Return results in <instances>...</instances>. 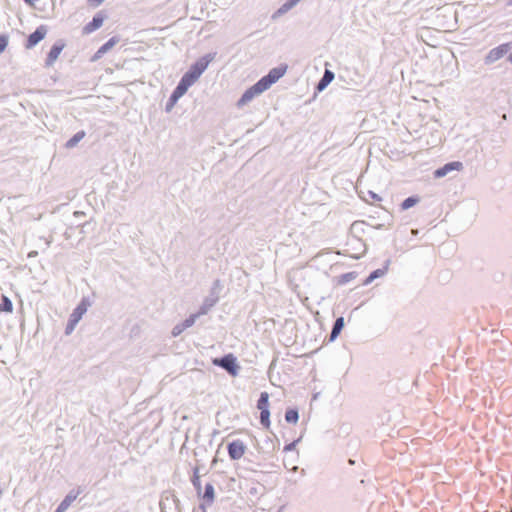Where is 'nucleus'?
<instances>
[{
  "label": "nucleus",
  "instance_id": "obj_1",
  "mask_svg": "<svg viewBox=\"0 0 512 512\" xmlns=\"http://www.w3.org/2000/svg\"><path fill=\"white\" fill-rule=\"evenodd\" d=\"M286 71V65H280L278 67L272 68L267 75L263 76L254 85L245 90V92L238 100L237 106L242 107L246 105L252 101L254 97L269 89L274 83H276L281 77L284 76Z\"/></svg>",
  "mask_w": 512,
  "mask_h": 512
},
{
  "label": "nucleus",
  "instance_id": "obj_2",
  "mask_svg": "<svg viewBox=\"0 0 512 512\" xmlns=\"http://www.w3.org/2000/svg\"><path fill=\"white\" fill-rule=\"evenodd\" d=\"M215 56L216 53H208L197 59L181 77L180 82L188 88L192 86L207 69L210 62L214 60Z\"/></svg>",
  "mask_w": 512,
  "mask_h": 512
},
{
  "label": "nucleus",
  "instance_id": "obj_3",
  "mask_svg": "<svg viewBox=\"0 0 512 512\" xmlns=\"http://www.w3.org/2000/svg\"><path fill=\"white\" fill-rule=\"evenodd\" d=\"M213 363L225 369L230 375L236 376L239 372V366L236 362V357L233 354L224 355L221 358H216Z\"/></svg>",
  "mask_w": 512,
  "mask_h": 512
},
{
  "label": "nucleus",
  "instance_id": "obj_4",
  "mask_svg": "<svg viewBox=\"0 0 512 512\" xmlns=\"http://www.w3.org/2000/svg\"><path fill=\"white\" fill-rule=\"evenodd\" d=\"M86 311H87V305L85 304L84 301H81V303H79L77 305V307L73 310V312L71 313V315L69 317V320H68L66 328H65L66 335H69L73 332V330L75 329V326L80 321L83 314L86 313Z\"/></svg>",
  "mask_w": 512,
  "mask_h": 512
},
{
  "label": "nucleus",
  "instance_id": "obj_5",
  "mask_svg": "<svg viewBox=\"0 0 512 512\" xmlns=\"http://www.w3.org/2000/svg\"><path fill=\"white\" fill-rule=\"evenodd\" d=\"M220 284V281L219 280H216L214 282V286L211 290V294L206 297L202 303V305L200 306L199 310L196 312L197 314H199V316H202V315H205L207 314L210 309L218 302L219 300V297L217 294L214 293V290L216 287H218Z\"/></svg>",
  "mask_w": 512,
  "mask_h": 512
},
{
  "label": "nucleus",
  "instance_id": "obj_6",
  "mask_svg": "<svg viewBox=\"0 0 512 512\" xmlns=\"http://www.w3.org/2000/svg\"><path fill=\"white\" fill-rule=\"evenodd\" d=\"M227 450L231 460H239L244 456L246 446L242 440L237 439L228 444Z\"/></svg>",
  "mask_w": 512,
  "mask_h": 512
},
{
  "label": "nucleus",
  "instance_id": "obj_7",
  "mask_svg": "<svg viewBox=\"0 0 512 512\" xmlns=\"http://www.w3.org/2000/svg\"><path fill=\"white\" fill-rule=\"evenodd\" d=\"M47 34V27L45 25H40L36 28V30L28 36L25 47L27 49H31L36 46L41 40L45 38Z\"/></svg>",
  "mask_w": 512,
  "mask_h": 512
},
{
  "label": "nucleus",
  "instance_id": "obj_8",
  "mask_svg": "<svg viewBox=\"0 0 512 512\" xmlns=\"http://www.w3.org/2000/svg\"><path fill=\"white\" fill-rule=\"evenodd\" d=\"M187 90H188V87L185 86L184 83H181L179 81L178 85L173 90V92L171 93V95L166 103L165 110L167 112H169L175 106V104L177 103L179 98L182 97L186 93Z\"/></svg>",
  "mask_w": 512,
  "mask_h": 512
},
{
  "label": "nucleus",
  "instance_id": "obj_9",
  "mask_svg": "<svg viewBox=\"0 0 512 512\" xmlns=\"http://www.w3.org/2000/svg\"><path fill=\"white\" fill-rule=\"evenodd\" d=\"M64 47L65 44L61 40L53 44L45 59V65L47 67L52 66L54 64V62L57 60Z\"/></svg>",
  "mask_w": 512,
  "mask_h": 512
},
{
  "label": "nucleus",
  "instance_id": "obj_10",
  "mask_svg": "<svg viewBox=\"0 0 512 512\" xmlns=\"http://www.w3.org/2000/svg\"><path fill=\"white\" fill-rule=\"evenodd\" d=\"M81 493V489H72L69 491V493L65 496V498L60 502L58 507L56 508V512H65L70 505L76 500V498Z\"/></svg>",
  "mask_w": 512,
  "mask_h": 512
},
{
  "label": "nucleus",
  "instance_id": "obj_11",
  "mask_svg": "<svg viewBox=\"0 0 512 512\" xmlns=\"http://www.w3.org/2000/svg\"><path fill=\"white\" fill-rule=\"evenodd\" d=\"M462 167H463L462 162H459V161L449 162V163H446L444 166L438 168L434 172V176L436 178H441V177L446 176L449 172H451L453 170H457V171L461 170Z\"/></svg>",
  "mask_w": 512,
  "mask_h": 512
},
{
  "label": "nucleus",
  "instance_id": "obj_12",
  "mask_svg": "<svg viewBox=\"0 0 512 512\" xmlns=\"http://www.w3.org/2000/svg\"><path fill=\"white\" fill-rule=\"evenodd\" d=\"M119 42V38L116 36L111 37L107 42H105L92 56L91 61H97L100 59L105 53H107L112 47H114Z\"/></svg>",
  "mask_w": 512,
  "mask_h": 512
},
{
  "label": "nucleus",
  "instance_id": "obj_13",
  "mask_svg": "<svg viewBox=\"0 0 512 512\" xmlns=\"http://www.w3.org/2000/svg\"><path fill=\"white\" fill-rule=\"evenodd\" d=\"M507 52L506 45H500L491 49L485 57V63L491 64L499 59H501L504 54Z\"/></svg>",
  "mask_w": 512,
  "mask_h": 512
},
{
  "label": "nucleus",
  "instance_id": "obj_14",
  "mask_svg": "<svg viewBox=\"0 0 512 512\" xmlns=\"http://www.w3.org/2000/svg\"><path fill=\"white\" fill-rule=\"evenodd\" d=\"M102 24L103 17H101L100 15H95L93 19L84 26V32L92 33L95 30L99 29L102 26Z\"/></svg>",
  "mask_w": 512,
  "mask_h": 512
},
{
  "label": "nucleus",
  "instance_id": "obj_15",
  "mask_svg": "<svg viewBox=\"0 0 512 512\" xmlns=\"http://www.w3.org/2000/svg\"><path fill=\"white\" fill-rule=\"evenodd\" d=\"M335 75L331 70L326 69L322 78L317 84V89L319 91L324 90L334 79Z\"/></svg>",
  "mask_w": 512,
  "mask_h": 512
},
{
  "label": "nucleus",
  "instance_id": "obj_16",
  "mask_svg": "<svg viewBox=\"0 0 512 512\" xmlns=\"http://www.w3.org/2000/svg\"><path fill=\"white\" fill-rule=\"evenodd\" d=\"M343 327H344V318L343 317L337 318L335 320L332 330L330 332V340L331 341L335 340L339 336Z\"/></svg>",
  "mask_w": 512,
  "mask_h": 512
},
{
  "label": "nucleus",
  "instance_id": "obj_17",
  "mask_svg": "<svg viewBox=\"0 0 512 512\" xmlns=\"http://www.w3.org/2000/svg\"><path fill=\"white\" fill-rule=\"evenodd\" d=\"M206 505L210 506L213 504L215 499L214 486L211 483L205 485L204 494L202 495Z\"/></svg>",
  "mask_w": 512,
  "mask_h": 512
},
{
  "label": "nucleus",
  "instance_id": "obj_18",
  "mask_svg": "<svg viewBox=\"0 0 512 512\" xmlns=\"http://www.w3.org/2000/svg\"><path fill=\"white\" fill-rule=\"evenodd\" d=\"M13 311V303L6 295L1 296L0 313H11Z\"/></svg>",
  "mask_w": 512,
  "mask_h": 512
},
{
  "label": "nucleus",
  "instance_id": "obj_19",
  "mask_svg": "<svg viewBox=\"0 0 512 512\" xmlns=\"http://www.w3.org/2000/svg\"><path fill=\"white\" fill-rule=\"evenodd\" d=\"M300 0H287L273 15L275 18L278 15H282L291 10Z\"/></svg>",
  "mask_w": 512,
  "mask_h": 512
},
{
  "label": "nucleus",
  "instance_id": "obj_20",
  "mask_svg": "<svg viewBox=\"0 0 512 512\" xmlns=\"http://www.w3.org/2000/svg\"><path fill=\"white\" fill-rule=\"evenodd\" d=\"M85 137V132L83 130L75 133L65 144L66 148L75 147L83 138Z\"/></svg>",
  "mask_w": 512,
  "mask_h": 512
},
{
  "label": "nucleus",
  "instance_id": "obj_21",
  "mask_svg": "<svg viewBox=\"0 0 512 512\" xmlns=\"http://www.w3.org/2000/svg\"><path fill=\"white\" fill-rule=\"evenodd\" d=\"M191 482H192V485L195 488L197 494L200 496L201 495L202 486H201V481H200V476H199V469L197 467H195L193 469V475H192V478H191Z\"/></svg>",
  "mask_w": 512,
  "mask_h": 512
},
{
  "label": "nucleus",
  "instance_id": "obj_22",
  "mask_svg": "<svg viewBox=\"0 0 512 512\" xmlns=\"http://www.w3.org/2000/svg\"><path fill=\"white\" fill-rule=\"evenodd\" d=\"M257 408L260 410V411H263L264 410H269V395L267 392H262L260 394V397L257 401Z\"/></svg>",
  "mask_w": 512,
  "mask_h": 512
},
{
  "label": "nucleus",
  "instance_id": "obj_23",
  "mask_svg": "<svg viewBox=\"0 0 512 512\" xmlns=\"http://www.w3.org/2000/svg\"><path fill=\"white\" fill-rule=\"evenodd\" d=\"M386 272H387V266L384 268L374 270L373 272L370 273V275L366 279L365 284H369L374 279L384 276L386 274Z\"/></svg>",
  "mask_w": 512,
  "mask_h": 512
},
{
  "label": "nucleus",
  "instance_id": "obj_24",
  "mask_svg": "<svg viewBox=\"0 0 512 512\" xmlns=\"http://www.w3.org/2000/svg\"><path fill=\"white\" fill-rule=\"evenodd\" d=\"M299 419V413L297 409H288L285 412V420L288 423H297Z\"/></svg>",
  "mask_w": 512,
  "mask_h": 512
},
{
  "label": "nucleus",
  "instance_id": "obj_25",
  "mask_svg": "<svg viewBox=\"0 0 512 512\" xmlns=\"http://www.w3.org/2000/svg\"><path fill=\"white\" fill-rule=\"evenodd\" d=\"M418 202H419V198L417 196H410V197L406 198L401 203V209L407 210V209L413 207L414 205H416Z\"/></svg>",
  "mask_w": 512,
  "mask_h": 512
},
{
  "label": "nucleus",
  "instance_id": "obj_26",
  "mask_svg": "<svg viewBox=\"0 0 512 512\" xmlns=\"http://www.w3.org/2000/svg\"><path fill=\"white\" fill-rule=\"evenodd\" d=\"M260 423L265 427H270V411L264 410L260 411Z\"/></svg>",
  "mask_w": 512,
  "mask_h": 512
},
{
  "label": "nucleus",
  "instance_id": "obj_27",
  "mask_svg": "<svg viewBox=\"0 0 512 512\" xmlns=\"http://www.w3.org/2000/svg\"><path fill=\"white\" fill-rule=\"evenodd\" d=\"M199 314L197 313H193V314H190L184 321H182L183 323V326L187 329L191 326L194 325V323L196 322L197 318H199Z\"/></svg>",
  "mask_w": 512,
  "mask_h": 512
},
{
  "label": "nucleus",
  "instance_id": "obj_28",
  "mask_svg": "<svg viewBox=\"0 0 512 512\" xmlns=\"http://www.w3.org/2000/svg\"><path fill=\"white\" fill-rule=\"evenodd\" d=\"M355 277L356 276H355L354 272L344 273V274L339 276L338 283L339 284H346V283L352 281L353 279H355Z\"/></svg>",
  "mask_w": 512,
  "mask_h": 512
},
{
  "label": "nucleus",
  "instance_id": "obj_29",
  "mask_svg": "<svg viewBox=\"0 0 512 512\" xmlns=\"http://www.w3.org/2000/svg\"><path fill=\"white\" fill-rule=\"evenodd\" d=\"M186 330V328L183 326V323H178L177 325H175L172 329V336L173 337H177L179 336L182 332H184Z\"/></svg>",
  "mask_w": 512,
  "mask_h": 512
},
{
  "label": "nucleus",
  "instance_id": "obj_30",
  "mask_svg": "<svg viewBox=\"0 0 512 512\" xmlns=\"http://www.w3.org/2000/svg\"><path fill=\"white\" fill-rule=\"evenodd\" d=\"M8 45V35L1 34L0 35V54L6 49Z\"/></svg>",
  "mask_w": 512,
  "mask_h": 512
},
{
  "label": "nucleus",
  "instance_id": "obj_31",
  "mask_svg": "<svg viewBox=\"0 0 512 512\" xmlns=\"http://www.w3.org/2000/svg\"><path fill=\"white\" fill-rule=\"evenodd\" d=\"M298 442H299V439H297V440H295V441H293V442H291V443H289V444H286V445L284 446V451H292V450H294V449H295V447H296V444H297Z\"/></svg>",
  "mask_w": 512,
  "mask_h": 512
},
{
  "label": "nucleus",
  "instance_id": "obj_32",
  "mask_svg": "<svg viewBox=\"0 0 512 512\" xmlns=\"http://www.w3.org/2000/svg\"><path fill=\"white\" fill-rule=\"evenodd\" d=\"M369 195L375 201H380L381 200V197L378 194L374 193L373 191H369Z\"/></svg>",
  "mask_w": 512,
  "mask_h": 512
},
{
  "label": "nucleus",
  "instance_id": "obj_33",
  "mask_svg": "<svg viewBox=\"0 0 512 512\" xmlns=\"http://www.w3.org/2000/svg\"><path fill=\"white\" fill-rule=\"evenodd\" d=\"M38 255V252L33 250V251H30L27 255L28 258H34Z\"/></svg>",
  "mask_w": 512,
  "mask_h": 512
},
{
  "label": "nucleus",
  "instance_id": "obj_34",
  "mask_svg": "<svg viewBox=\"0 0 512 512\" xmlns=\"http://www.w3.org/2000/svg\"><path fill=\"white\" fill-rule=\"evenodd\" d=\"M45 241L46 248L50 247L52 243V238H43Z\"/></svg>",
  "mask_w": 512,
  "mask_h": 512
},
{
  "label": "nucleus",
  "instance_id": "obj_35",
  "mask_svg": "<svg viewBox=\"0 0 512 512\" xmlns=\"http://www.w3.org/2000/svg\"><path fill=\"white\" fill-rule=\"evenodd\" d=\"M104 0H89L90 4L91 5H99L100 3H102Z\"/></svg>",
  "mask_w": 512,
  "mask_h": 512
},
{
  "label": "nucleus",
  "instance_id": "obj_36",
  "mask_svg": "<svg viewBox=\"0 0 512 512\" xmlns=\"http://www.w3.org/2000/svg\"><path fill=\"white\" fill-rule=\"evenodd\" d=\"M28 4H32L34 0H24Z\"/></svg>",
  "mask_w": 512,
  "mask_h": 512
},
{
  "label": "nucleus",
  "instance_id": "obj_37",
  "mask_svg": "<svg viewBox=\"0 0 512 512\" xmlns=\"http://www.w3.org/2000/svg\"><path fill=\"white\" fill-rule=\"evenodd\" d=\"M509 60L512 62V53L509 56Z\"/></svg>",
  "mask_w": 512,
  "mask_h": 512
},
{
  "label": "nucleus",
  "instance_id": "obj_38",
  "mask_svg": "<svg viewBox=\"0 0 512 512\" xmlns=\"http://www.w3.org/2000/svg\"><path fill=\"white\" fill-rule=\"evenodd\" d=\"M511 4H512V0H511Z\"/></svg>",
  "mask_w": 512,
  "mask_h": 512
}]
</instances>
